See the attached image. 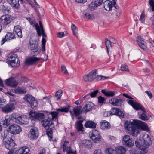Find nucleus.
Returning <instances> with one entry per match:
<instances>
[{
  "label": "nucleus",
  "mask_w": 154,
  "mask_h": 154,
  "mask_svg": "<svg viewBox=\"0 0 154 154\" xmlns=\"http://www.w3.org/2000/svg\"><path fill=\"white\" fill-rule=\"evenodd\" d=\"M125 128L129 134L134 137H137L140 134V130L146 131L149 130L146 123L138 120L125 122Z\"/></svg>",
  "instance_id": "nucleus-1"
},
{
  "label": "nucleus",
  "mask_w": 154,
  "mask_h": 154,
  "mask_svg": "<svg viewBox=\"0 0 154 154\" xmlns=\"http://www.w3.org/2000/svg\"><path fill=\"white\" fill-rule=\"evenodd\" d=\"M152 144L150 136L144 133L142 134L140 141L136 140L135 142L136 146L140 149L144 150L149 147Z\"/></svg>",
  "instance_id": "nucleus-2"
},
{
  "label": "nucleus",
  "mask_w": 154,
  "mask_h": 154,
  "mask_svg": "<svg viewBox=\"0 0 154 154\" xmlns=\"http://www.w3.org/2000/svg\"><path fill=\"white\" fill-rule=\"evenodd\" d=\"M123 95L124 97L128 98L127 101L128 103L131 105L132 107L136 110L141 109L143 112L139 116V118L142 120H145L147 119V116L146 115L145 112L144 108L140 104L136 102L134 100V99L131 98L128 94H123Z\"/></svg>",
  "instance_id": "nucleus-3"
},
{
  "label": "nucleus",
  "mask_w": 154,
  "mask_h": 154,
  "mask_svg": "<svg viewBox=\"0 0 154 154\" xmlns=\"http://www.w3.org/2000/svg\"><path fill=\"white\" fill-rule=\"evenodd\" d=\"M3 143L5 146L9 150L15 149L16 148V144L8 130L4 132Z\"/></svg>",
  "instance_id": "nucleus-4"
},
{
  "label": "nucleus",
  "mask_w": 154,
  "mask_h": 154,
  "mask_svg": "<svg viewBox=\"0 0 154 154\" xmlns=\"http://www.w3.org/2000/svg\"><path fill=\"white\" fill-rule=\"evenodd\" d=\"M6 60L8 63L12 67L18 66L20 64V60L16 54H11L8 57Z\"/></svg>",
  "instance_id": "nucleus-5"
},
{
  "label": "nucleus",
  "mask_w": 154,
  "mask_h": 154,
  "mask_svg": "<svg viewBox=\"0 0 154 154\" xmlns=\"http://www.w3.org/2000/svg\"><path fill=\"white\" fill-rule=\"evenodd\" d=\"M23 99L30 104L32 109H37L38 105V102L32 96L29 94L26 95Z\"/></svg>",
  "instance_id": "nucleus-6"
},
{
  "label": "nucleus",
  "mask_w": 154,
  "mask_h": 154,
  "mask_svg": "<svg viewBox=\"0 0 154 154\" xmlns=\"http://www.w3.org/2000/svg\"><path fill=\"white\" fill-rule=\"evenodd\" d=\"M39 26L38 23L34 24L33 26L35 27L37 33L39 36H42V38H45L47 37L46 35L45 32L43 27L41 21H39Z\"/></svg>",
  "instance_id": "nucleus-7"
},
{
  "label": "nucleus",
  "mask_w": 154,
  "mask_h": 154,
  "mask_svg": "<svg viewBox=\"0 0 154 154\" xmlns=\"http://www.w3.org/2000/svg\"><path fill=\"white\" fill-rule=\"evenodd\" d=\"M8 131L9 133L16 134L20 133L22 131L20 127L17 124H13L10 125L8 128Z\"/></svg>",
  "instance_id": "nucleus-8"
},
{
  "label": "nucleus",
  "mask_w": 154,
  "mask_h": 154,
  "mask_svg": "<svg viewBox=\"0 0 154 154\" xmlns=\"http://www.w3.org/2000/svg\"><path fill=\"white\" fill-rule=\"evenodd\" d=\"M13 18V17L10 15H4L0 18V23L3 25H8L12 22Z\"/></svg>",
  "instance_id": "nucleus-9"
},
{
  "label": "nucleus",
  "mask_w": 154,
  "mask_h": 154,
  "mask_svg": "<svg viewBox=\"0 0 154 154\" xmlns=\"http://www.w3.org/2000/svg\"><path fill=\"white\" fill-rule=\"evenodd\" d=\"M97 75L96 70H93L87 74L85 75L83 77V80L86 82L92 81L96 77Z\"/></svg>",
  "instance_id": "nucleus-10"
},
{
  "label": "nucleus",
  "mask_w": 154,
  "mask_h": 154,
  "mask_svg": "<svg viewBox=\"0 0 154 154\" xmlns=\"http://www.w3.org/2000/svg\"><path fill=\"white\" fill-rule=\"evenodd\" d=\"M15 108L14 104L13 103L7 104L6 105L1 107L2 111L5 113H8L11 112Z\"/></svg>",
  "instance_id": "nucleus-11"
},
{
  "label": "nucleus",
  "mask_w": 154,
  "mask_h": 154,
  "mask_svg": "<svg viewBox=\"0 0 154 154\" xmlns=\"http://www.w3.org/2000/svg\"><path fill=\"white\" fill-rule=\"evenodd\" d=\"M90 135L91 138L95 143H98L100 140L101 136L99 132L96 130H92Z\"/></svg>",
  "instance_id": "nucleus-12"
},
{
  "label": "nucleus",
  "mask_w": 154,
  "mask_h": 154,
  "mask_svg": "<svg viewBox=\"0 0 154 154\" xmlns=\"http://www.w3.org/2000/svg\"><path fill=\"white\" fill-rule=\"evenodd\" d=\"M43 113H37L35 111H31L29 113L30 118L32 119H37L40 120L44 118Z\"/></svg>",
  "instance_id": "nucleus-13"
},
{
  "label": "nucleus",
  "mask_w": 154,
  "mask_h": 154,
  "mask_svg": "<svg viewBox=\"0 0 154 154\" xmlns=\"http://www.w3.org/2000/svg\"><path fill=\"white\" fill-rule=\"evenodd\" d=\"M123 143L128 147H131L133 146L134 142L132 138H130L129 136L128 135H125L122 138Z\"/></svg>",
  "instance_id": "nucleus-14"
},
{
  "label": "nucleus",
  "mask_w": 154,
  "mask_h": 154,
  "mask_svg": "<svg viewBox=\"0 0 154 154\" xmlns=\"http://www.w3.org/2000/svg\"><path fill=\"white\" fill-rule=\"evenodd\" d=\"M41 122L43 126L47 130L53 124L51 118L49 117L42 120Z\"/></svg>",
  "instance_id": "nucleus-15"
},
{
  "label": "nucleus",
  "mask_w": 154,
  "mask_h": 154,
  "mask_svg": "<svg viewBox=\"0 0 154 154\" xmlns=\"http://www.w3.org/2000/svg\"><path fill=\"white\" fill-rule=\"evenodd\" d=\"M5 84L8 86L10 87H15L17 86L18 84V82L14 78L11 77L7 79L5 82Z\"/></svg>",
  "instance_id": "nucleus-16"
},
{
  "label": "nucleus",
  "mask_w": 154,
  "mask_h": 154,
  "mask_svg": "<svg viewBox=\"0 0 154 154\" xmlns=\"http://www.w3.org/2000/svg\"><path fill=\"white\" fill-rule=\"evenodd\" d=\"M38 134L37 128L34 127L30 129L28 134V137L31 139H34L38 136Z\"/></svg>",
  "instance_id": "nucleus-17"
},
{
  "label": "nucleus",
  "mask_w": 154,
  "mask_h": 154,
  "mask_svg": "<svg viewBox=\"0 0 154 154\" xmlns=\"http://www.w3.org/2000/svg\"><path fill=\"white\" fill-rule=\"evenodd\" d=\"M39 60V58L35 57H30L26 59L25 63L26 65H32L35 63Z\"/></svg>",
  "instance_id": "nucleus-18"
},
{
  "label": "nucleus",
  "mask_w": 154,
  "mask_h": 154,
  "mask_svg": "<svg viewBox=\"0 0 154 154\" xmlns=\"http://www.w3.org/2000/svg\"><path fill=\"white\" fill-rule=\"evenodd\" d=\"M99 1L96 0L92 1L89 5V9L91 11H93L96 9L98 6L100 5L103 3Z\"/></svg>",
  "instance_id": "nucleus-19"
},
{
  "label": "nucleus",
  "mask_w": 154,
  "mask_h": 154,
  "mask_svg": "<svg viewBox=\"0 0 154 154\" xmlns=\"http://www.w3.org/2000/svg\"><path fill=\"white\" fill-rule=\"evenodd\" d=\"M109 103L113 105L119 106L122 104L123 102L121 99L112 98L109 100Z\"/></svg>",
  "instance_id": "nucleus-20"
},
{
  "label": "nucleus",
  "mask_w": 154,
  "mask_h": 154,
  "mask_svg": "<svg viewBox=\"0 0 154 154\" xmlns=\"http://www.w3.org/2000/svg\"><path fill=\"white\" fill-rule=\"evenodd\" d=\"M7 2L14 8L17 9L20 8L19 0H7Z\"/></svg>",
  "instance_id": "nucleus-21"
},
{
  "label": "nucleus",
  "mask_w": 154,
  "mask_h": 154,
  "mask_svg": "<svg viewBox=\"0 0 154 154\" xmlns=\"http://www.w3.org/2000/svg\"><path fill=\"white\" fill-rule=\"evenodd\" d=\"M105 9L107 11H110L113 6L112 2L109 0H106L103 4Z\"/></svg>",
  "instance_id": "nucleus-22"
},
{
  "label": "nucleus",
  "mask_w": 154,
  "mask_h": 154,
  "mask_svg": "<svg viewBox=\"0 0 154 154\" xmlns=\"http://www.w3.org/2000/svg\"><path fill=\"white\" fill-rule=\"evenodd\" d=\"M12 92L17 94L26 93L27 92L26 89L24 87H18L13 89Z\"/></svg>",
  "instance_id": "nucleus-23"
},
{
  "label": "nucleus",
  "mask_w": 154,
  "mask_h": 154,
  "mask_svg": "<svg viewBox=\"0 0 154 154\" xmlns=\"http://www.w3.org/2000/svg\"><path fill=\"white\" fill-rule=\"evenodd\" d=\"M100 127L102 129H109L110 128L111 125L110 123L105 120H102L100 122Z\"/></svg>",
  "instance_id": "nucleus-24"
},
{
  "label": "nucleus",
  "mask_w": 154,
  "mask_h": 154,
  "mask_svg": "<svg viewBox=\"0 0 154 154\" xmlns=\"http://www.w3.org/2000/svg\"><path fill=\"white\" fill-rule=\"evenodd\" d=\"M20 27L19 26H14V31L15 32V34L17 36V38H21L22 37V31L20 29Z\"/></svg>",
  "instance_id": "nucleus-25"
},
{
  "label": "nucleus",
  "mask_w": 154,
  "mask_h": 154,
  "mask_svg": "<svg viewBox=\"0 0 154 154\" xmlns=\"http://www.w3.org/2000/svg\"><path fill=\"white\" fill-rule=\"evenodd\" d=\"M10 121V119L3 117L1 119V125L2 124L4 127L6 128L9 125Z\"/></svg>",
  "instance_id": "nucleus-26"
},
{
  "label": "nucleus",
  "mask_w": 154,
  "mask_h": 154,
  "mask_svg": "<svg viewBox=\"0 0 154 154\" xmlns=\"http://www.w3.org/2000/svg\"><path fill=\"white\" fill-rule=\"evenodd\" d=\"M83 121V120H79L76 122V129L78 132H82L84 131L83 125L82 124Z\"/></svg>",
  "instance_id": "nucleus-27"
},
{
  "label": "nucleus",
  "mask_w": 154,
  "mask_h": 154,
  "mask_svg": "<svg viewBox=\"0 0 154 154\" xmlns=\"http://www.w3.org/2000/svg\"><path fill=\"white\" fill-rule=\"evenodd\" d=\"M93 104L91 102H88L83 108V111L84 112H87L89 111L93 106Z\"/></svg>",
  "instance_id": "nucleus-28"
},
{
  "label": "nucleus",
  "mask_w": 154,
  "mask_h": 154,
  "mask_svg": "<svg viewBox=\"0 0 154 154\" xmlns=\"http://www.w3.org/2000/svg\"><path fill=\"white\" fill-rule=\"evenodd\" d=\"M19 119V122H18L17 123L20 124H26L27 123L28 119L26 116H20Z\"/></svg>",
  "instance_id": "nucleus-29"
},
{
  "label": "nucleus",
  "mask_w": 154,
  "mask_h": 154,
  "mask_svg": "<svg viewBox=\"0 0 154 154\" xmlns=\"http://www.w3.org/2000/svg\"><path fill=\"white\" fill-rule=\"evenodd\" d=\"M116 153L117 154H125L126 152V149L122 146H118L116 148Z\"/></svg>",
  "instance_id": "nucleus-30"
},
{
  "label": "nucleus",
  "mask_w": 154,
  "mask_h": 154,
  "mask_svg": "<svg viewBox=\"0 0 154 154\" xmlns=\"http://www.w3.org/2000/svg\"><path fill=\"white\" fill-rule=\"evenodd\" d=\"M96 124L92 121H88L85 124L84 126L86 128H95Z\"/></svg>",
  "instance_id": "nucleus-31"
},
{
  "label": "nucleus",
  "mask_w": 154,
  "mask_h": 154,
  "mask_svg": "<svg viewBox=\"0 0 154 154\" xmlns=\"http://www.w3.org/2000/svg\"><path fill=\"white\" fill-rule=\"evenodd\" d=\"M29 149L27 146L23 147L20 148L18 151V152L20 154H26L29 152Z\"/></svg>",
  "instance_id": "nucleus-32"
},
{
  "label": "nucleus",
  "mask_w": 154,
  "mask_h": 154,
  "mask_svg": "<svg viewBox=\"0 0 154 154\" xmlns=\"http://www.w3.org/2000/svg\"><path fill=\"white\" fill-rule=\"evenodd\" d=\"M37 43L35 40H30L29 45L28 46L29 48L31 50L36 49L37 47Z\"/></svg>",
  "instance_id": "nucleus-33"
},
{
  "label": "nucleus",
  "mask_w": 154,
  "mask_h": 154,
  "mask_svg": "<svg viewBox=\"0 0 154 154\" xmlns=\"http://www.w3.org/2000/svg\"><path fill=\"white\" fill-rule=\"evenodd\" d=\"M20 117V115L19 114L14 113L11 115V118L13 122L17 123L19 122V118Z\"/></svg>",
  "instance_id": "nucleus-34"
},
{
  "label": "nucleus",
  "mask_w": 154,
  "mask_h": 154,
  "mask_svg": "<svg viewBox=\"0 0 154 154\" xmlns=\"http://www.w3.org/2000/svg\"><path fill=\"white\" fill-rule=\"evenodd\" d=\"M137 41L140 48L143 49H146V44L143 40L142 39H138Z\"/></svg>",
  "instance_id": "nucleus-35"
},
{
  "label": "nucleus",
  "mask_w": 154,
  "mask_h": 154,
  "mask_svg": "<svg viewBox=\"0 0 154 154\" xmlns=\"http://www.w3.org/2000/svg\"><path fill=\"white\" fill-rule=\"evenodd\" d=\"M82 144L83 146L88 148H91L92 146L91 141L88 140H84L82 141Z\"/></svg>",
  "instance_id": "nucleus-36"
},
{
  "label": "nucleus",
  "mask_w": 154,
  "mask_h": 154,
  "mask_svg": "<svg viewBox=\"0 0 154 154\" xmlns=\"http://www.w3.org/2000/svg\"><path fill=\"white\" fill-rule=\"evenodd\" d=\"M98 92V90H95L90 94H88L86 95L83 98H88L90 96H91L92 98L94 97L97 94Z\"/></svg>",
  "instance_id": "nucleus-37"
},
{
  "label": "nucleus",
  "mask_w": 154,
  "mask_h": 154,
  "mask_svg": "<svg viewBox=\"0 0 154 154\" xmlns=\"http://www.w3.org/2000/svg\"><path fill=\"white\" fill-rule=\"evenodd\" d=\"M84 18L86 19H94L95 17L93 14L89 13L87 12L85 13L84 15Z\"/></svg>",
  "instance_id": "nucleus-38"
},
{
  "label": "nucleus",
  "mask_w": 154,
  "mask_h": 154,
  "mask_svg": "<svg viewBox=\"0 0 154 154\" xmlns=\"http://www.w3.org/2000/svg\"><path fill=\"white\" fill-rule=\"evenodd\" d=\"M105 152L106 154H117L116 153V149L114 150L111 148L106 149L105 150Z\"/></svg>",
  "instance_id": "nucleus-39"
},
{
  "label": "nucleus",
  "mask_w": 154,
  "mask_h": 154,
  "mask_svg": "<svg viewBox=\"0 0 154 154\" xmlns=\"http://www.w3.org/2000/svg\"><path fill=\"white\" fill-rule=\"evenodd\" d=\"M71 29L74 35L77 38H79L77 35V29L76 26L74 24H72L71 26Z\"/></svg>",
  "instance_id": "nucleus-40"
},
{
  "label": "nucleus",
  "mask_w": 154,
  "mask_h": 154,
  "mask_svg": "<svg viewBox=\"0 0 154 154\" xmlns=\"http://www.w3.org/2000/svg\"><path fill=\"white\" fill-rule=\"evenodd\" d=\"M82 107L81 106H78L73 108V110L74 114L76 115H79L81 113V109Z\"/></svg>",
  "instance_id": "nucleus-41"
},
{
  "label": "nucleus",
  "mask_w": 154,
  "mask_h": 154,
  "mask_svg": "<svg viewBox=\"0 0 154 154\" xmlns=\"http://www.w3.org/2000/svg\"><path fill=\"white\" fill-rule=\"evenodd\" d=\"M17 38L16 35L12 32H7L5 38Z\"/></svg>",
  "instance_id": "nucleus-42"
},
{
  "label": "nucleus",
  "mask_w": 154,
  "mask_h": 154,
  "mask_svg": "<svg viewBox=\"0 0 154 154\" xmlns=\"http://www.w3.org/2000/svg\"><path fill=\"white\" fill-rule=\"evenodd\" d=\"M67 154H77L76 151L73 150L71 147H69L65 150Z\"/></svg>",
  "instance_id": "nucleus-43"
},
{
  "label": "nucleus",
  "mask_w": 154,
  "mask_h": 154,
  "mask_svg": "<svg viewBox=\"0 0 154 154\" xmlns=\"http://www.w3.org/2000/svg\"><path fill=\"white\" fill-rule=\"evenodd\" d=\"M68 34V33L67 31H65L63 32H58L57 33V35L58 37L61 38L67 35Z\"/></svg>",
  "instance_id": "nucleus-44"
},
{
  "label": "nucleus",
  "mask_w": 154,
  "mask_h": 154,
  "mask_svg": "<svg viewBox=\"0 0 154 154\" xmlns=\"http://www.w3.org/2000/svg\"><path fill=\"white\" fill-rule=\"evenodd\" d=\"M56 110L61 112H67L69 110V107H65L63 108L61 107L59 109H57Z\"/></svg>",
  "instance_id": "nucleus-45"
},
{
  "label": "nucleus",
  "mask_w": 154,
  "mask_h": 154,
  "mask_svg": "<svg viewBox=\"0 0 154 154\" xmlns=\"http://www.w3.org/2000/svg\"><path fill=\"white\" fill-rule=\"evenodd\" d=\"M111 41L108 39H106L105 41V44L107 48L108 51L109 49H110L111 47Z\"/></svg>",
  "instance_id": "nucleus-46"
},
{
  "label": "nucleus",
  "mask_w": 154,
  "mask_h": 154,
  "mask_svg": "<svg viewBox=\"0 0 154 154\" xmlns=\"http://www.w3.org/2000/svg\"><path fill=\"white\" fill-rule=\"evenodd\" d=\"M62 91L61 90H58L56 93L55 95V97L57 99H59L62 96Z\"/></svg>",
  "instance_id": "nucleus-47"
},
{
  "label": "nucleus",
  "mask_w": 154,
  "mask_h": 154,
  "mask_svg": "<svg viewBox=\"0 0 154 154\" xmlns=\"http://www.w3.org/2000/svg\"><path fill=\"white\" fill-rule=\"evenodd\" d=\"M58 114L59 113L58 112L54 111L53 112L50 113L52 117L51 119H52V121L53 119H56L57 118L58 115Z\"/></svg>",
  "instance_id": "nucleus-48"
},
{
  "label": "nucleus",
  "mask_w": 154,
  "mask_h": 154,
  "mask_svg": "<svg viewBox=\"0 0 154 154\" xmlns=\"http://www.w3.org/2000/svg\"><path fill=\"white\" fill-rule=\"evenodd\" d=\"M121 70L123 71H129V69L128 66L126 64L122 65Z\"/></svg>",
  "instance_id": "nucleus-49"
},
{
  "label": "nucleus",
  "mask_w": 154,
  "mask_h": 154,
  "mask_svg": "<svg viewBox=\"0 0 154 154\" xmlns=\"http://www.w3.org/2000/svg\"><path fill=\"white\" fill-rule=\"evenodd\" d=\"M45 39H42V51L44 52L45 50V45L46 43Z\"/></svg>",
  "instance_id": "nucleus-50"
},
{
  "label": "nucleus",
  "mask_w": 154,
  "mask_h": 154,
  "mask_svg": "<svg viewBox=\"0 0 154 154\" xmlns=\"http://www.w3.org/2000/svg\"><path fill=\"white\" fill-rule=\"evenodd\" d=\"M69 142L68 141H65L63 145V151L65 152V150L67 149L69 147L67 146V145L69 144Z\"/></svg>",
  "instance_id": "nucleus-51"
},
{
  "label": "nucleus",
  "mask_w": 154,
  "mask_h": 154,
  "mask_svg": "<svg viewBox=\"0 0 154 154\" xmlns=\"http://www.w3.org/2000/svg\"><path fill=\"white\" fill-rule=\"evenodd\" d=\"M62 72L64 74L68 75V72L66 70V67L64 65H62L61 66Z\"/></svg>",
  "instance_id": "nucleus-52"
},
{
  "label": "nucleus",
  "mask_w": 154,
  "mask_h": 154,
  "mask_svg": "<svg viewBox=\"0 0 154 154\" xmlns=\"http://www.w3.org/2000/svg\"><path fill=\"white\" fill-rule=\"evenodd\" d=\"M149 3L152 9V11H154V0H149Z\"/></svg>",
  "instance_id": "nucleus-53"
},
{
  "label": "nucleus",
  "mask_w": 154,
  "mask_h": 154,
  "mask_svg": "<svg viewBox=\"0 0 154 154\" xmlns=\"http://www.w3.org/2000/svg\"><path fill=\"white\" fill-rule=\"evenodd\" d=\"M119 110V109L117 108H112L111 112V114L116 115Z\"/></svg>",
  "instance_id": "nucleus-54"
},
{
  "label": "nucleus",
  "mask_w": 154,
  "mask_h": 154,
  "mask_svg": "<svg viewBox=\"0 0 154 154\" xmlns=\"http://www.w3.org/2000/svg\"><path fill=\"white\" fill-rule=\"evenodd\" d=\"M116 115L118 116L119 117L122 118H123L124 116V114L123 112L120 110L119 109Z\"/></svg>",
  "instance_id": "nucleus-55"
},
{
  "label": "nucleus",
  "mask_w": 154,
  "mask_h": 154,
  "mask_svg": "<svg viewBox=\"0 0 154 154\" xmlns=\"http://www.w3.org/2000/svg\"><path fill=\"white\" fill-rule=\"evenodd\" d=\"M105 100V99L104 98L101 97L100 96L98 97V103L100 104L103 103Z\"/></svg>",
  "instance_id": "nucleus-56"
},
{
  "label": "nucleus",
  "mask_w": 154,
  "mask_h": 154,
  "mask_svg": "<svg viewBox=\"0 0 154 154\" xmlns=\"http://www.w3.org/2000/svg\"><path fill=\"white\" fill-rule=\"evenodd\" d=\"M108 138L109 140L113 142H115L116 140V138L112 136H109Z\"/></svg>",
  "instance_id": "nucleus-57"
},
{
  "label": "nucleus",
  "mask_w": 154,
  "mask_h": 154,
  "mask_svg": "<svg viewBox=\"0 0 154 154\" xmlns=\"http://www.w3.org/2000/svg\"><path fill=\"white\" fill-rule=\"evenodd\" d=\"M145 93L147 94L150 99H151L152 97V95L150 91H146Z\"/></svg>",
  "instance_id": "nucleus-58"
},
{
  "label": "nucleus",
  "mask_w": 154,
  "mask_h": 154,
  "mask_svg": "<svg viewBox=\"0 0 154 154\" xmlns=\"http://www.w3.org/2000/svg\"><path fill=\"white\" fill-rule=\"evenodd\" d=\"M6 102V100L5 99H4L3 98H0V108H1L3 106L2 105L3 104V103H5Z\"/></svg>",
  "instance_id": "nucleus-59"
},
{
  "label": "nucleus",
  "mask_w": 154,
  "mask_h": 154,
  "mask_svg": "<svg viewBox=\"0 0 154 154\" xmlns=\"http://www.w3.org/2000/svg\"><path fill=\"white\" fill-rule=\"evenodd\" d=\"M106 94V96L110 97H113L115 95L114 93L112 91H108Z\"/></svg>",
  "instance_id": "nucleus-60"
},
{
  "label": "nucleus",
  "mask_w": 154,
  "mask_h": 154,
  "mask_svg": "<svg viewBox=\"0 0 154 154\" xmlns=\"http://www.w3.org/2000/svg\"><path fill=\"white\" fill-rule=\"evenodd\" d=\"M111 114V112L110 111H106L105 112L103 113V115L104 117H107L108 116H110Z\"/></svg>",
  "instance_id": "nucleus-61"
},
{
  "label": "nucleus",
  "mask_w": 154,
  "mask_h": 154,
  "mask_svg": "<svg viewBox=\"0 0 154 154\" xmlns=\"http://www.w3.org/2000/svg\"><path fill=\"white\" fill-rule=\"evenodd\" d=\"M145 14L143 13H142L140 15V20L142 23H143L145 21Z\"/></svg>",
  "instance_id": "nucleus-62"
},
{
  "label": "nucleus",
  "mask_w": 154,
  "mask_h": 154,
  "mask_svg": "<svg viewBox=\"0 0 154 154\" xmlns=\"http://www.w3.org/2000/svg\"><path fill=\"white\" fill-rule=\"evenodd\" d=\"M109 77L104 76H98V78L99 80H104L106 79H108Z\"/></svg>",
  "instance_id": "nucleus-63"
},
{
  "label": "nucleus",
  "mask_w": 154,
  "mask_h": 154,
  "mask_svg": "<svg viewBox=\"0 0 154 154\" xmlns=\"http://www.w3.org/2000/svg\"><path fill=\"white\" fill-rule=\"evenodd\" d=\"M94 154H103L101 150L100 149H97L94 152Z\"/></svg>",
  "instance_id": "nucleus-64"
}]
</instances>
